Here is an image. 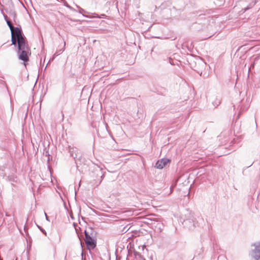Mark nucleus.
Here are the masks:
<instances>
[{"instance_id": "nucleus-1", "label": "nucleus", "mask_w": 260, "mask_h": 260, "mask_svg": "<svg viewBox=\"0 0 260 260\" xmlns=\"http://www.w3.org/2000/svg\"><path fill=\"white\" fill-rule=\"evenodd\" d=\"M85 241L89 249H93L95 247V243L94 240L88 236L86 232Z\"/></svg>"}, {"instance_id": "nucleus-2", "label": "nucleus", "mask_w": 260, "mask_h": 260, "mask_svg": "<svg viewBox=\"0 0 260 260\" xmlns=\"http://www.w3.org/2000/svg\"><path fill=\"white\" fill-rule=\"evenodd\" d=\"M170 162V159L168 158H162L158 160L155 164V167L157 169H161L165 167L168 163Z\"/></svg>"}, {"instance_id": "nucleus-3", "label": "nucleus", "mask_w": 260, "mask_h": 260, "mask_svg": "<svg viewBox=\"0 0 260 260\" xmlns=\"http://www.w3.org/2000/svg\"><path fill=\"white\" fill-rule=\"evenodd\" d=\"M254 260H260V244L255 246L254 250L251 252Z\"/></svg>"}, {"instance_id": "nucleus-4", "label": "nucleus", "mask_w": 260, "mask_h": 260, "mask_svg": "<svg viewBox=\"0 0 260 260\" xmlns=\"http://www.w3.org/2000/svg\"><path fill=\"white\" fill-rule=\"evenodd\" d=\"M19 50L28 49L26 44L25 40L23 37L17 39Z\"/></svg>"}, {"instance_id": "nucleus-5", "label": "nucleus", "mask_w": 260, "mask_h": 260, "mask_svg": "<svg viewBox=\"0 0 260 260\" xmlns=\"http://www.w3.org/2000/svg\"><path fill=\"white\" fill-rule=\"evenodd\" d=\"M19 50V58L23 61H27L28 60V56H27V52L28 49H23V50Z\"/></svg>"}, {"instance_id": "nucleus-6", "label": "nucleus", "mask_w": 260, "mask_h": 260, "mask_svg": "<svg viewBox=\"0 0 260 260\" xmlns=\"http://www.w3.org/2000/svg\"><path fill=\"white\" fill-rule=\"evenodd\" d=\"M15 35L16 36L17 39H18V38H21L23 37L21 35V32L20 29L18 27L16 28L14 30V35Z\"/></svg>"}, {"instance_id": "nucleus-7", "label": "nucleus", "mask_w": 260, "mask_h": 260, "mask_svg": "<svg viewBox=\"0 0 260 260\" xmlns=\"http://www.w3.org/2000/svg\"><path fill=\"white\" fill-rule=\"evenodd\" d=\"M7 23L11 30V32H14V27L12 25L11 22L10 21L7 20Z\"/></svg>"}, {"instance_id": "nucleus-8", "label": "nucleus", "mask_w": 260, "mask_h": 260, "mask_svg": "<svg viewBox=\"0 0 260 260\" xmlns=\"http://www.w3.org/2000/svg\"><path fill=\"white\" fill-rule=\"evenodd\" d=\"M11 35H12V39H11L12 44L13 45H15L16 43V39L14 36V32H11Z\"/></svg>"}, {"instance_id": "nucleus-9", "label": "nucleus", "mask_w": 260, "mask_h": 260, "mask_svg": "<svg viewBox=\"0 0 260 260\" xmlns=\"http://www.w3.org/2000/svg\"><path fill=\"white\" fill-rule=\"evenodd\" d=\"M45 216H46V219H47V220H48V216L47 215V214H46V213H45Z\"/></svg>"}, {"instance_id": "nucleus-10", "label": "nucleus", "mask_w": 260, "mask_h": 260, "mask_svg": "<svg viewBox=\"0 0 260 260\" xmlns=\"http://www.w3.org/2000/svg\"><path fill=\"white\" fill-rule=\"evenodd\" d=\"M219 103H220V102H219V101H217V102L215 103V105H218V104H219Z\"/></svg>"}, {"instance_id": "nucleus-11", "label": "nucleus", "mask_w": 260, "mask_h": 260, "mask_svg": "<svg viewBox=\"0 0 260 260\" xmlns=\"http://www.w3.org/2000/svg\"><path fill=\"white\" fill-rule=\"evenodd\" d=\"M41 231H42V232L44 233V232L43 230L41 229Z\"/></svg>"}]
</instances>
